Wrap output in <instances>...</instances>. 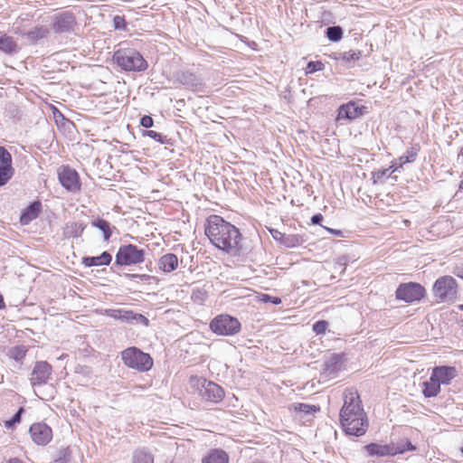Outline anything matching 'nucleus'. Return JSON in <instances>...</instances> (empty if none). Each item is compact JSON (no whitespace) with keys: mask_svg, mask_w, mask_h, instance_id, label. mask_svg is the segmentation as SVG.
Returning a JSON list of instances; mask_svg holds the SVG:
<instances>
[{"mask_svg":"<svg viewBox=\"0 0 463 463\" xmlns=\"http://www.w3.org/2000/svg\"><path fill=\"white\" fill-rule=\"evenodd\" d=\"M204 233L211 243L229 254L243 252L242 235L240 230L222 216L212 214L204 223Z\"/></svg>","mask_w":463,"mask_h":463,"instance_id":"obj_1","label":"nucleus"},{"mask_svg":"<svg viewBox=\"0 0 463 463\" xmlns=\"http://www.w3.org/2000/svg\"><path fill=\"white\" fill-rule=\"evenodd\" d=\"M340 426L348 436L361 437L368 430V419L357 392L345 394L339 412Z\"/></svg>","mask_w":463,"mask_h":463,"instance_id":"obj_2","label":"nucleus"},{"mask_svg":"<svg viewBox=\"0 0 463 463\" xmlns=\"http://www.w3.org/2000/svg\"><path fill=\"white\" fill-rule=\"evenodd\" d=\"M113 61L126 71H144L148 66L142 54L131 48H121L116 51Z\"/></svg>","mask_w":463,"mask_h":463,"instance_id":"obj_3","label":"nucleus"},{"mask_svg":"<svg viewBox=\"0 0 463 463\" xmlns=\"http://www.w3.org/2000/svg\"><path fill=\"white\" fill-rule=\"evenodd\" d=\"M432 293L437 302H454L458 297L457 280L449 275L438 278L432 286Z\"/></svg>","mask_w":463,"mask_h":463,"instance_id":"obj_4","label":"nucleus"},{"mask_svg":"<svg viewBox=\"0 0 463 463\" xmlns=\"http://www.w3.org/2000/svg\"><path fill=\"white\" fill-rule=\"evenodd\" d=\"M209 327L217 335H234L241 331V324L235 317L220 314L211 320Z\"/></svg>","mask_w":463,"mask_h":463,"instance_id":"obj_5","label":"nucleus"},{"mask_svg":"<svg viewBox=\"0 0 463 463\" xmlns=\"http://www.w3.org/2000/svg\"><path fill=\"white\" fill-rule=\"evenodd\" d=\"M121 357L128 367L139 372H146L153 366L151 356L137 347L127 348L122 352Z\"/></svg>","mask_w":463,"mask_h":463,"instance_id":"obj_6","label":"nucleus"},{"mask_svg":"<svg viewBox=\"0 0 463 463\" xmlns=\"http://www.w3.org/2000/svg\"><path fill=\"white\" fill-rule=\"evenodd\" d=\"M145 260V250L134 244L121 245L116 254L114 267L130 266Z\"/></svg>","mask_w":463,"mask_h":463,"instance_id":"obj_7","label":"nucleus"},{"mask_svg":"<svg viewBox=\"0 0 463 463\" xmlns=\"http://www.w3.org/2000/svg\"><path fill=\"white\" fill-rule=\"evenodd\" d=\"M425 296V288L418 282L401 283L395 290L396 299L405 303L420 302Z\"/></svg>","mask_w":463,"mask_h":463,"instance_id":"obj_8","label":"nucleus"},{"mask_svg":"<svg viewBox=\"0 0 463 463\" xmlns=\"http://www.w3.org/2000/svg\"><path fill=\"white\" fill-rule=\"evenodd\" d=\"M367 112V107L359 104V102L355 100H350L338 107L335 120L353 121L361 118Z\"/></svg>","mask_w":463,"mask_h":463,"instance_id":"obj_9","label":"nucleus"},{"mask_svg":"<svg viewBox=\"0 0 463 463\" xmlns=\"http://www.w3.org/2000/svg\"><path fill=\"white\" fill-rule=\"evenodd\" d=\"M76 26V17L71 11L58 13L52 17V28L55 33H72Z\"/></svg>","mask_w":463,"mask_h":463,"instance_id":"obj_10","label":"nucleus"},{"mask_svg":"<svg viewBox=\"0 0 463 463\" xmlns=\"http://www.w3.org/2000/svg\"><path fill=\"white\" fill-rule=\"evenodd\" d=\"M52 373V365L46 361H38L35 363L31 377L30 383L33 387L42 386L48 383Z\"/></svg>","mask_w":463,"mask_h":463,"instance_id":"obj_11","label":"nucleus"},{"mask_svg":"<svg viewBox=\"0 0 463 463\" xmlns=\"http://www.w3.org/2000/svg\"><path fill=\"white\" fill-rule=\"evenodd\" d=\"M61 184L69 192L76 193L80 190V176L76 170L62 166L58 173Z\"/></svg>","mask_w":463,"mask_h":463,"instance_id":"obj_12","label":"nucleus"},{"mask_svg":"<svg viewBox=\"0 0 463 463\" xmlns=\"http://www.w3.org/2000/svg\"><path fill=\"white\" fill-rule=\"evenodd\" d=\"M458 376V370L451 365H437L432 368L430 380L437 382L440 386L449 385Z\"/></svg>","mask_w":463,"mask_h":463,"instance_id":"obj_13","label":"nucleus"},{"mask_svg":"<svg viewBox=\"0 0 463 463\" xmlns=\"http://www.w3.org/2000/svg\"><path fill=\"white\" fill-rule=\"evenodd\" d=\"M29 432L33 441L39 446L49 444L52 439V430L44 422L33 423Z\"/></svg>","mask_w":463,"mask_h":463,"instance_id":"obj_14","label":"nucleus"},{"mask_svg":"<svg viewBox=\"0 0 463 463\" xmlns=\"http://www.w3.org/2000/svg\"><path fill=\"white\" fill-rule=\"evenodd\" d=\"M106 313L109 317L120 320L121 322L144 324L146 326H147L149 322L145 316L135 313L132 310L108 309L106 310Z\"/></svg>","mask_w":463,"mask_h":463,"instance_id":"obj_15","label":"nucleus"},{"mask_svg":"<svg viewBox=\"0 0 463 463\" xmlns=\"http://www.w3.org/2000/svg\"><path fill=\"white\" fill-rule=\"evenodd\" d=\"M14 174L12 156L5 147L0 146V186L6 184Z\"/></svg>","mask_w":463,"mask_h":463,"instance_id":"obj_16","label":"nucleus"},{"mask_svg":"<svg viewBox=\"0 0 463 463\" xmlns=\"http://www.w3.org/2000/svg\"><path fill=\"white\" fill-rule=\"evenodd\" d=\"M200 394L203 399L215 403L221 402L224 397L223 389L220 385L205 379L203 381Z\"/></svg>","mask_w":463,"mask_h":463,"instance_id":"obj_17","label":"nucleus"},{"mask_svg":"<svg viewBox=\"0 0 463 463\" xmlns=\"http://www.w3.org/2000/svg\"><path fill=\"white\" fill-rule=\"evenodd\" d=\"M363 449L372 458L393 457L395 456L394 442L381 444L371 442L363 447Z\"/></svg>","mask_w":463,"mask_h":463,"instance_id":"obj_18","label":"nucleus"},{"mask_svg":"<svg viewBox=\"0 0 463 463\" xmlns=\"http://www.w3.org/2000/svg\"><path fill=\"white\" fill-rule=\"evenodd\" d=\"M175 81H178L187 90H196L203 86V80L190 70L175 72Z\"/></svg>","mask_w":463,"mask_h":463,"instance_id":"obj_19","label":"nucleus"},{"mask_svg":"<svg viewBox=\"0 0 463 463\" xmlns=\"http://www.w3.org/2000/svg\"><path fill=\"white\" fill-rule=\"evenodd\" d=\"M362 57V52L359 50H349L347 52H335L330 54V58L335 61H342L347 68L354 67V64Z\"/></svg>","mask_w":463,"mask_h":463,"instance_id":"obj_20","label":"nucleus"},{"mask_svg":"<svg viewBox=\"0 0 463 463\" xmlns=\"http://www.w3.org/2000/svg\"><path fill=\"white\" fill-rule=\"evenodd\" d=\"M420 147V145L416 144L411 146L410 148L406 150V153L401 156L398 160L392 161L390 168H392V173L398 171L400 168L403 166L405 164L413 163L418 156Z\"/></svg>","mask_w":463,"mask_h":463,"instance_id":"obj_21","label":"nucleus"},{"mask_svg":"<svg viewBox=\"0 0 463 463\" xmlns=\"http://www.w3.org/2000/svg\"><path fill=\"white\" fill-rule=\"evenodd\" d=\"M112 261V256L108 251H103L99 256H86L81 260V263L85 267L109 266Z\"/></svg>","mask_w":463,"mask_h":463,"instance_id":"obj_22","label":"nucleus"},{"mask_svg":"<svg viewBox=\"0 0 463 463\" xmlns=\"http://www.w3.org/2000/svg\"><path fill=\"white\" fill-rule=\"evenodd\" d=\"M42 211V203L40 201L31 203L21 213L20 222L24 225L28 224L36 219Z\"/></svg>","mask_w":463,"mask_h":463,"instance_id":"obj_23","label":"nucleus"},{"mask_svg":"<svg viewBox=\"0 0 463 463\" xmlns=\"http://www.w3.org/2000/svg\"><path fill=\"white\" fill-rule=\"evenodd\" d=\"M175 214L181 211L182 212V220H175V234L178 233L180 235H184L190 232L191 226L187 223L189 221V215L184 213L183 204L179 201H175Z\"/></svg>","mask_w":463,"mask_h":463,"instance_id":"obj_24","label":"nucleus"},{"mask_svg":"<svg viewBox=\"0 0 463 463\" xmlns=\"http://www.w3.org/2000/svg\"><path fill=\"white\" fill-rule=\"evenodd\" d=\"M202 463H229V455L222 449H212L203 458Z\"/></svg>","mask_w":463,"mask_h":463,"instance_id":"obj_25","label":"nucleus"},{"mask_svg":"<svg viewBox=\"0 0 463 463\" xmlns=\"http://www.w3.org/2000/svg\"><path fill=\"white\" fill-rule=\"evenodd\" d=\"M343 364L342 354H332L323 364L324 371L328 374L336 373Z\"/></svg>","mask_w":463,"mask_h":463,"instance_id":"obj_26","label":"nucleus"},{"mask_svg":"<svg viewBox=\"0 0 463 463\" xmlns=\"http://www.w3.org/2000/svg\"><path fill=\"white\" fill-rule=\"evenodd\" d=\"M19 51L18 43L12 36L6 34L0 36V52L7 55H14Z\"/></svg>","mask_w":463,"mask_h":463,"instance_id":"obj_27","label":"nucleus"},{"mask_svg":"<svg viewBox=\"0 0 463 463\" xmlns=\"http://www.w3.org/2000/svg\"><path fill=\"white\" fill-rule=\"evenodd\" d=\"M50 33L49 29L46 26L39 25L33 27L32 30L23 33L22 36L25 37L30 43H36L39 40L46 38Z\"/></svg>","mask_w":463,"mask_h":463,"instance_id":"obj_28","label":"nucleus"},{"mask_svg":"<svg viewBox=\"0 0 463 463\" xmlns=\"http://www.w3.org/2000/svg\"><path fill=\"white\" fill-rule=\"evenodd\" d=\"M308 241L307 234H286L282 243L286 248H296L303 245Z\"/></svg>","mask_w":463,"mask_h":463,"instance_id":"obj_29","label":"nucleus"},{"mask_svg":"<svg viewBox=\"0 0 463 463\" xmlns=\"http://www.w3.org/2000/svg\"><path fill=\"white\" fill-rule=\"evenodd\" d=\"M132 463H154V456L146 449H138L133 452Z\"/></svg>","mask_w":463,"mask_h":463,"instance_id":"obj_30","label":"nucleus"},{"mask_svg":"<svg viewBox=\"0 0 463 463\" xmlns=\"http://www.w3.org/2000/svg\"><path fill=\"white\" fill-rule=\"evenodd\" d=\"M325 35L328 41L338 43L343 39L344 30L340 25L328 26L325 31Z\"/></svg>","mask_w":463,"mask_h":463,"instance_id":"obj_31","label":"nucleus"},{"mask_svg":"<svg viewBox=\"0 0 463 463\" xmlns=\"http://www.w3.org/2000/svg\"><path fill=\"white\" fill-rule=\"evenodd\" d=\"M440 385L430 379L423 383L422 394L425 398L436 397L440 392Z\"/></svg>","mask_w":463,"mask_h":463,"instance_id":"obj_32","label":"nucleus"},{"mask_svg":"<svg viewBox=\"0 0 463 463\" xmlns=\"http://www.w3.org/2000/svg\"><path fill=\"white\" fill-rule=\"evenodd\" d=\"M92 226L99 229L103 233L104 241H109L112 235L110 223L101 218H98L91 222Z\"/></svg>","mask_w":463,"mask_h":463,"instance_id":"obj_33","label":"nucleus"},{"mask_svg":"<svg viewBox=\"0 0 463 463\" xmlns=\"http://www.w3.org/2000/svg\"><path fill=\"white\" fill-rule=\"evenodd\" d=\"M28 349L24 345H15L9 349L8 356L16 361L21 362L26 355Z\"/></svg>","mask_w":463,"mask_h":463,"instance_id":"obj_34","label":"nucleus"},{"mask_svg":"<svg viewBox=\"0 0 463 463\" xmlns=\"http://www.w3.org/2000/svg\"><path fill=\"white\" fill-rule=\"evenodd\" d=\"M417 447L413 445L409 439L402 440L399 443H394L395 456L404 454L408 451H415Z\"/></svg>","mask_w":463,"mask_h":463,"instance_id":"obj_35","label":"nucleus"},{"mask_svg":"<svg viewBox=\"0 0 463 463\" xmlns=\"http://www.w3.org/2000/svg\"><path fill=\"white\" fill-rule=\"evenodd\" d=\"M159 268L164 272H171L174 270V253L164 255L159 260Z\"/></svg>","mask_w":463,"mask_h":463,"instance_id":"obj_36","label":"nucleus"},{"mask_svg":"<svg viewBox=\"0 0 463 463\" xmlns=\"http://www.w3.org/2000/svg\"><path fill=\"white\" fill-rule=\"evenodd\" d=\"M294 408L295 411L301 412L304 415H313L320 410L318 406L307 403H296Z\"/></svg>","mask_w":463,"mask_h":463,"instance_id":"obj_37","label":"nucleus"},{"mask_svg":"<svg viewBox=\"0 0 463 463\" xmlns=\"http://www.w3.org/2000/svg\"><path fill=\"white\" fill-rule=\"evenodd\" d=\"M143 136L149 137L161 144L173 145L171 138H167L166 137L154 130H144Z\"/></svg>","mask_w":463,"mask_h":463,"instance_id":"obj_38","label":"nucleus"},{"mask_svg":"<svg viewBox=\"0 0 463 463\" xmlns=\"http://www.w3.org/2000/svg\"><path fill=\"white\" fill-rule=\"evenodd\" d=\"M24 412V407H20L10 420L5 421V427L8 430L14 428L16 424L20 423Z\"/></svg>","mask_w":463,"mask_h":463,"instance_id":"obj_39","label":"nucleus"},{"mask_svg":"<svg viewBox=\"0 0 463 463\" xmlns=\"http://www.w3.org/2000/svg\"><path fill=\"white\" fill-rule=\"evenodd\" d=\"M325 69V64L321 61H310L306 67V74H313Z\"/></svg>","mask_w":463,"mask_h":463,"instance_id":"obj_40","label":"nucleus"},{"mask_svg":"<svg viewBox=\"0 0 463 463\" xmlns=\"http://www.w3.org/2000/svg\"><path fill=\"white\" fill-rule=\"evenodd\" d=\"M207 298V293L205 290L201 288H196L192 290L191 299L199 305H203Z\"/></svg>","mask_w":463,"mask_h":463,"instance_id":"obj_41","label":"nucleus"},{"mask_svg":"<svg viewBox=\"0 0 463 463\" xmlns=\"http://www.w3.org/2000/svg\"><path fill=\"white\" fill-rule=\"evenodd\" d=\"M191 181L187 177V175L183 171H178L175 173V186H180L182 188H185L190 186Z\"/></svg>","mask_w":463,"mask_h":463,"instance_id":"obj_42","label":"nucleus"},{"mask_svg":"<svg viewBox=\"0 0 463 463\" xmlns=\"http://www.w3.org/2000/svg\"><path fill=\"white\" fill-rule=\"evenodd\" d=\"M71 452L69 448L61 449L59 450L54 462L55 463H69L71 461Z\"/></svg>","mask_w":463,"mask_h":463,"instance_id":"obj_43","label":"nucleus"},{"mask_svg":"<svg viewBox=\"0 0 463 463\" xmlns=\"http://www.w3.org/2000/svg\"><path fill=\"white\" fill-rule=\"evenodd\" d=\"M349 261L350 257L348 255L339 256L334 264L335 270L341 269V273H344Z\"/></svg>","mask_w":463,"mask_h":463,"instance_id":"obj_44","label":"nucleus"},{"mask_svg":"<svg viewBox=\"0 0 463 463\" xmlns=\"http://www.w3.org/2000/svg\"><path fill=\"white\" fill-rule=\"evenodd\" d=\"M175 132H176L177 136L184 143H186V141L184 140V137L186 136H190L191 131L186 130V128L183 126V124H184L183 121L179 122L177 119H175Z\"/></svg>","mask_w":463,"mask_h":463,"instance_id":"obj_45","label":"nucleus"},{"mask_svg":"<svg viewBox=\"0 0 463 463\" xmlns=\"http://www.w3.org/2000/svg\"><path fill=\"white\" fill-rule=\"evenodd\" d=\"M392 168L379 169L377 171L373 172V183H377L382 181L384 177H390L392 175Z\"/></svg>","mask_w":463,"mask_h":463,"instance_id":"obj_46","label":"nucleus"},{"mask_svg":"<svg viewBox=\"0 0 463 463\" xmlns=\"http://www.w3.org/2000/svg\"><path fill=\"white\" fill-rule=\"evenodd\" d=\"M328 326V322L326 320H317L316 321L313 326L312 329L317 335H323L326 333Z\"/></svg>","mask_w":463,"mask_h":463,"instance_id":"obj_47","label":"nucleus"},{"mask_svg":"<svg viewBox=\"0 0 463 463\" xmlns=\"http://www.w3.org/2000/svg\"><path fill=\"white\" fill-rule=\"evenodd\" d=\"M259 300L262 303H271L272 305H279L281 303V298L279 297L271 296L269 294L262 293L259 297Z\"/></svg>","mask_w":463,"mask_h":463,"instance_id":"obj_48","label":"nucleus"},{"mask_svg":"<svg viewBox=\"0 0 463 463\" xmlns=\"http://www.w3.org/2000/svg\"><path fill=\"white\" fill-rule=\"evenodd\" d=\"M70 235L72 237H79L83 232L84 227L81 223L73 222L70 227Z\"/></svg>","mask_w":463,"mask_h":463,"instance_id":"obj_49","label":"nucleus"},{"mask_svg":"<svg viewBox=\"0 0 463 463\" xmlns=\"http://www.w3.org/2000/svg\"><path fill=\"white\" fill-rule=\"evenodd\" d=\"M193 447V443L191 439H183L182 443L175 442V449L177 451L182 450V453L189 452L191 448Z\"/></svg>","mask_w":463,"mask_h":463,"instance_id":"obj_50","label":"nucleus"},{"mask_svg":"<svg viewBox=\"0 0 463 463\" xmlns=\"http://www.w3.org/2000/svg\"><path fill=\"white\" fill-rule=\"evenodd\" d=\"M269 232L272 238L282 245L286 233L280 232L277 229H269Z\"/></svg>","mask_w":463,"mask_h":463,"instance_id":"obj_51","label":"nucleus"},{"mask_svg":"<svg viewBox=\"0 0 463 463\" xmlns=\"http://www.w3.org/2000/svg\"><path fill=\"white\" fill-rule=\"evenodd\" d=\"M140 125L146 128H149L151 127H153L154 125V120L153 118L148 116V115H144L141 118H140Z\"/></svg>","mask_w":463,"mask_h":463,"instance_id":"obj_52","label":"nucleus"},{"mask_svg":"<svg viewBox=\"0 0 463 463\" xmlns=\"http://www.w3.org/2000/svg\"><path fill=\"white\" fill-rule=\"evenodd\" d=\"M114 27L116 29H123L126 26V21L124 17L116 15L113 19Z\"/></svg>","mask_w":463,"mask_h":463,"instance_id":"obj_53","label":"nucleus"},{"mask_svg":"<svg viewBox=\"0 0 463 463\" xmlns=\"http://www.w3.org/2000/svg\"><path fill=\"white\" fill-rule=\"evenodd\" d=\"M324 220V216L321 213H316L314 214L310 219V223L313 225H320L322 228L325 226L322 225V222Z\"/></svg>","mask_w":463,"mask_h":463,"instance_id":"obj_54","label":"nucleus"},{"mask_svg":"<svg viewBox=\"0 0 463 463\" xmlns=\"http://www.w3.org/2000/svg\"><path fill=\"white\" fill-rule=\"evenodd\" d=\"M326 231H327L330 234L337 236V237H344V232L342 230L338 229H333L329 227H324Z\"/></svg>","mask_w":463,"mask_h":463,"instance_id":"obj_55","label":"nucleus"},{"mask_svg":"<svg viewBox=\"0 0 463 463\" xmlns=\"http://www.w3.org/2000/svg\"><path fill=\"white\" fill-rule=\"evenodd\" d=\"M452 273L458 278L463 279V264L454 267Z\"/></svg>","mask_w":463,"mask_h":463,"instance_id":"obj_56","label":"nucleus"},{"mask_svg":"<svg viewBox=\"0 0 463 463\" xmlns=\"http://www.w3.org/2000/svg\"><path fill=\"white\" fill-rule=\"evenodd\" d=\"M184 106V99H178L175 100V109L180 110V107Z\"/></svg>","mask_w":463,"mask_h":463,"instance_id":"obj_57","label":"nucleus"},{"mask_svg":"<svg viewBox=\"0 0 463 463\" xmlns=\"http://www.w3.org/2000/svg\"><path fill=\"white\" fill-rule=\"evenodd\" d=\"M7 463H23V461L17 458H10Z\"/></svg>","mask_w":463,"mask_h":463,"instance_id":"obj_58","label":"nucleus"},{"mask_svg":"<svg viewBox=\"0 0 463 463\" xmlns=\"http://www.w3.org/2000/svg\"><path fill=\"white\" fill-rule=\"evenodd\" d=\"M5 301H4V298H3V296L0 294V309L5 308Z\"/></svg>","mask_w":463,"mask_h":463,"instance_id":"obj_59","label":"nucleus"},{"mask_svg":"<svg viewBox=\"0 0 463 463\" xmlns=\"http://www.w3.org/2000/svg\"><path fill=\"white\" fill-rule=\"evenodd\" d=\"M124 276L127 278H130V279H135V278L139 277V275H137V274H130V273H126Z\"/></svg>","mask_w":463,"mask_h":463,"instance_id":"obj_60","label":"nucleus"},{"mask_svg":"<svg viewBox=\"0 0 463 463\" xmlns=\"http://www.w3.org/2000/svg\"><path fill=\"white\" fill-rule=\"evenodd\" d=\"M183 428L179 427L178 425L175 424V435H181L180 432H179V430H182Z\"/></svg>","mask_w":463,"mask_h":463,"instance_id":"obj_61","label":"nucleus"},{"mask_svg":"<svg viewBox=\"0 0 463 463\" xmlns=\"http://www.w3.org/2000/svg\"><path fill=\"white\" fill-rule=\"evenodd\" d=\"M250 463H267V462H265V461H263V460H260V459H255V460H253V461H252V462H250Z\"/></svg>","mask_w":463,"mask_h":463,"instance_id":"obj_62","label":"nucleus"},{"mask_svg":"<svg viewBox=\"0 0 463 463\" xmlns=\"http://www.w3.org/2000/svg\"><path fill=\"white\" fill-rule=\"evenodd\" d=\"M460 156H463V147L461 148L460 152L458 153V159H459Z\"/></svg>","mask_w":463,"mask_h":463,"instance_id":"obj_63","label":"nucleus"},{"mask_svg":"<svg viewBox=\"0 0 463 463\" xmlns=\"http://www.w3.org/2000/svg\"><path fill=\"white\" fill-rule=\"evenodd\" d=\"M459 189L463 190V179L459 183Z\"/></svg>","mask_w":463,"mask_h":463,"instance_id":"obj_64","label":"nucleus"}]
</instances>
